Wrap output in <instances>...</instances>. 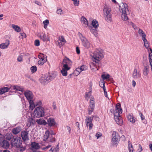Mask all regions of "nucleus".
<instances>
[{"label":"nucleus","instance_id":"46","mask_svg":"<svg viewBox=\"0 0 152 152\" xmlns=\"http://www.w3.org/2000/svg\"><path fill=\"white\" fill-rule=\"evenodd\" d=\"M59 41H60L64 43H65L66 42V41L64 39L63 36H61L60 37H59Z\"/></svg>","mask_w":152,"mask_h":152},{"label":"nucleus","instance_id":"17","mask_svg":"<svg viewBox=\"0 0 152 152\" xmlns=\"http://www.w3.org/2000/svg\"><path fill=\"white\" fill-rule=\"evenodd\" d=\"M10 88H11V90H13L16 91H19L23 92V88L22 87L16 85H11L10 86Z\"/></svg>","mask_w":152,"mask_h":152},{"label":"nucleus","instance_id":"48","mask_svg":"<svg viewBox=\"0 0 152 152\" xmlns=\"http://www.w3.org/2000/svg\"><path fill=\"white\" fill-rule=\"evenodd\" d=\"M45 63V60L42 61L40 59L38 62V64L40 65H42Z\"/></svg>","mask_w":152,"mask_h":152},{"label":"nucleus","instance_id":"64","mask_svg":"<svg viewBox=\"0 0 152 152\" xmlns=\"http://www.w3.org/2000/svg\"><path fill=\"white\" fill-rule=\"evenodd\" d=\"M149 62L150 64H152V56L150 57H149Z\"/></svg>","mask_w":152,"mask_h":152},{"label":"nucleus","instance_id":"53","mask_svg":"<svg viewBox=\"0 0 152 152\" xmlns=\"http://www.w3.org/2000/svg\"><path fill=\"white\" fill-rule=\"evenodd\" d=\"M74 1V4L75 6H78L79 4V0H73Z\"/></svg>","mask_w":152,"mask_h":152},{"label":"nucleus","instance_id":"44","mask_svg":"<svg viewBox=\"0 0 152 152\" xmlns=\"http://www.w3.org/2000/svg\"><path fill=\"white\" fill-rule=\"evenodd\" d=\"M110 77V75L109 74H107L106 75L103 74L102 75V77L104 80L108 79Z\"/></svg>","mask_w":152,"mask_h":152},{"label":"nucleus","instance_id":"1","mask_svg":"<svg viewBox=\"0 0 152 152\" xmlns=\"http://www.w3.org/2000/svg\"><path fill=\"white\" fill-rule=\"evenodd\" d=\"M119 5V11L122 13V19L124 21H127L128 18V15L129 14L127 5L125 3H121Z\"/></svg>","mask_w":152,"mask_h":152},{"label":"nucleus","instance_id":"34","mask_svg":"<svg viewBox=\"0 0 152 152\" xmlns=\"http://www.w3.org/2000/svg\"><path fill=\"white\" fill-rule=\"evenodd\" d=\"M92 25L93 27L96 29L99 26V24L98 21L96 20H94L92 22Z\"/></svg>","mask_w":152,"mask_h":152},{"label":"nucleus","instance_id":"24","mask_svg":"<svg viewBox=\"0 0 152 152\" xmlns=\"http://www.w3.org/2000/svg\"><path fill=\"white\" fill-rule=\"evenodd\" d=\"M116 111L117 113H121L122 110L121 107V104L120 103H117L115 106Z\"/></svg>","mask_w":152,"mask_h":152},{"label":"nucleus","instance_id":"42","mask_svg":"<svg viewBox=\"0 0 152 152\" xmlns=\"http://www.w3.org/2000/svg\"><path fill=\"white\" fill-rule=\"evenodd\" d=\"M68 65H67L66 64H64L63 66V68L62 69H63L67 71L69 70L70 67L68 66Z\"/></svg>","mask_w":152,"mask_h":152},{"label":"nucleus","instance_id":"36","mask_svg":"<svg viewBox=\"0 0 152 152\" xmlns=\"http://www.w3.org/2000/svg\"><path fill=\"white\" fill-rule=\"evenodd\" d=\"M81 22L86 26L88 25V21L83 16L81 17Z\"/></svg>","mask_w":152,"mask_h":152},{"label":"nucleus","instance_id":"20","mask_svg":"<svg viewBox=\"0 0 152 152\" xmlns=\"http://www.w3.org/2000/svg\"><path fill=\"white\" fill-rule=\"evenodd\" d=\"M9 91H11L10 87L9 88L7 87H3L0 88V94L2 95Z\"/></svg>","mask_w":152,"mask_h":152},{"label":"nucleus","instance_id":"4","mask_svg":"<svg viewBox=\"0 0 152 152\" xmlns=\"http://www.w3.org/2000/svg\"><path fill=\"white\" fill-rule=\"evenodd\" d=\"M120 137L118 133L114 131L112 136L111 142L113 145L117 146L119 142Z\"/></svg>","mask_w":152,"mask_h":152},{"label":"nucleus","instance_id":"8","mask_svg":"<svg viewBox=\"0 0 152 152\" xmlns=\"http://www.w3.org/2000/svg\"><path fill=\"white\" fill-rule=\"evenodd\" d=\"M0 146L5 148H8L9 147V143L8 142L5 140L4 137H0Z\"/></svg>","mask_w":152,"mask_h":152},{"label":"nucleus","instance_id":"43","mask_svg":"<svg viewBox=\"0 0 152 152\" xmlns=\"http://www.w3.org/2000/svg\"><path fill=\"white\" fill-rule=\"evenodd\" d=\"M61 72L63 76H66L67 75V71L63 69L61 70Z\"/></svg>","mask_w":152,"mask_h":152},{"label":"nucleus","instance_id":"10","mask_svg":"<svg viewBox=\"0 0 152 152\" xmlns=\"http://www.w3.org/2000/svg\"><path fill=\"white\" fill-rule=\"evenodd\" d=\"M87 67L84 65L81 66L80 67L77 68L74 71V74L76 75L77 76L82 71H85L86 70Z\"/></svg>","mask_w":152,"mask_h":152},{"label":"nucleus","instance_id":"13","mask_svg":"<svg viewBox=\"0 0 152 152\" xmlns=\"http://www.w3.org/2000/svg\"><path fill=\"white\" fill-rule=\"evenodd\" d=\"M28 131L26 130L22 131L21 133V137L24 141H26L29 139L28 137Z\"/></svg>","mask_w":152,"mask_h":152},{"label":"nucleus","instance_id":"45","mask_svg":"<svg viewBox=\"0 0 152 152\" xmlns=\"http://www.w3.org/2000/svg\"><path fill=\"white\" fill-rule=\"evenodd\" d=\"M91 32L96 37L97 36L98 33L97 31L95 29H92L91 30Z\"/></svg>","mask_w":152,"mask_h":152},{"label":"nucleus","instance_id":"15","mask_svg":"<svg viewBox=\"0 0 152 152\" xmlns=\"http://www.w3.org/2000/svg\"><path fill=\"white\" fill-rule=\"evenodd\" d=\"M47 75L48 76V81L49 82L54 79L56 78L57 75L56 72L49 73H48V74H47Z\"/></svg>","mask_w":152,"mask_h":152},{"label":"nucleus","instance_id":"26","mask_svg":"<svg viewBox=\"0 0 152 152\" xmlns=\"http://www.w3.org/2000/svg\"><path fill=\"white\" fill-rule=\"evenodd\" d=\"M105 20L108 23H111L112 20L111 14H110L104 15Z\"/></svg>","mask_w":152,"mask_h":152},{"label":"nucleus","instance_id":"28","mask_svg":"<svg viewBox=\"0 0 152 152\" xmlns=\"http://www.w3.org/2000/svg\"><path fill=\"white\" fill-rule=\"evenodd\" d=\"M38 57L40 60H42L43 61L44 60H45V62L47 61V58H46L47 57V56L41 53L39 54L38 56Z\"/></svg>","mask_w":152,"mask_h":152},{"label":"nucleus","instance_id":"63","mask_svg":"<svg viewBox=\"0 0 152 152\" xmlns=\"http://www.w3.org/2000/svg\"><path fill=\"white\" fill-rule=\"evenodd\" d=\"M105 85V83L104 82L101 81L99 83V85L101 87L103 86V85Z\"/></svg>","mask_w":152,"mask_h":152},{"label":"nucleus","instance_id":"55","mask_svg":"<svg viewBox=\"0 0 152 152\" xmlns=\"http://www.w3.org/2000/svg\"><path fill=\"white\" fill-rule=\"evenodd\" d=\"M96 136L97 137V139H98L100 137H102V135L100 133L98 132L96 134Z\"/></svg>","mask_w":152,"mask_h":152},{"label":"nucleus","instance_id":"54","mask_svg":"<svg viewBox=\"0 0 152 152\" xmlns=\"http://www.w3.org/2000/svg\"><path fill=\"white\" fill-rule=\"evenodd\" d=\"M51 146H52L51 145H48L46 146L45 147H43V148H42V149L43 150H47L49 148H50L51 147Z\"/></svg>","mask_w":152,"mask_h":152},{"label":"nucleus","instance_id":"35","mask_svg":"<svg viewBox=\"0 0 152 152\" xmlns=\"http://www.w3.org/2000/svg\"><path fill=\"white\" fill-rule=\"evenodd\" d=\"M12 27L15 29V31L18 32H19L20 31V28L18 26L15 25L14 24H12Z\"/></svg>","mask_w":152,"mask_h":152},{"label":"nucleus","instance_id":"18","mask_svg":"<svg viewBox=\"0 0 152 152\" xmlns=\"http://www.w3.org/2000/svg\"><path fill=\"white\" fill-rule=\"evenodd\" d=\"M140 73L138 72L136 69H135L133 72L132 76L134 79H138L140 76Z\"/></svg>","mask_w":152,"mask_h":152},{"label":"nucleus","instance_id":"57","mask_svg":"<svg viewBox=\"0 0 152 152\" xmlns=\"http://www.w3.org/2000/svg\"><path fill=\"white\" fill-rule=\"evenodd\" d=\"M89 93H87V92H86V94H85V98L86 99H87V100H88V97L89 96Z\"/></svg>","mask_w":152,"mask_h":152},{"label":"nucleus","instance_id":"51","mask_svg":"<svg viewBox=\"0 0 152 152\" xmlns=\"http://www.w3.org/2000/svg\"><path fill=\"white\" fill-rule=\"evenodd\" d=\"M26 37V34L23 33H20V37L22 39H23V37H24L25 38Z\"/></svg>","mask_w":152,"mask_h":152},{"label":"nucleus","instance_id":"32","mask_svg":"<svg viewBox=\"0 0 152 152\" xmlns=\"http://www.w3.org/2000/svg\"><path fill=\"white\" fill-rule=\"evenodd\" d=\"M138 33L142 37V39H144V40H145V38H146V35L143 31L142 29H139Z\"/></svg>","mask_w":152,"mask_h":152},{"label":"nucleus","instance_id":"41","mask_svg":"<svg viewBox=\"0 0 152 152\" xmlns=\"http://www.w3.org/2000/svg\"><path fill=\"white\" fill-rule=\"evenodd\" d=\"M86 124L87 127H89V130H91L92 128L93 124L92 123V122H89V123H87Z\"/></svg>","mask_w":152,"mask_h":152},{"label":"nucleus","instance_id":"14","mask_svg":"<svg viewBox=\"0 0 152 152\" xmlns=\"http://www.w3.org/2000/svg\"><path fill=\"white\" fill-rule=\"evenodd\" d=\"M40 82L43 85H45L47 84L49 82L48 81V76L47 74L44 75L42 76L41 78L39 79Z\"/></svg>","mask_w":152,"mask_h":152},{"label":"nucleus","instance_id":"16","mask_svg":"<svg viewBox=\"0 0 152 152\" xmlns=\"http://www.w3.org/2000/svg\"><path fill=\"white\" fill-rule=\"evenodd\" d=\"M111 9L107 5H105L103 9V11L104 15L111 14Z\"/></svg>","mask_w":152,"mask_h":152},{"label":"nucleus","instance_id":"21","mask_svg":"<svg viewBox=\"0 0 152 152\" xmlns=\"http://www.w3.org/2000/svg\"><path fill=\"white\" fill-rule=\"evenodd\" d=\"M9 44V40H6L4 43H2L0 45V48L2 49L6 48L8 47Z\"/></svg>","mask_w":152,"mask_h":152},{"label":"nucleus","instance_id":"23","mask_svg":"<svg viewBox=\"0 0 152 152\" xmlns=\"http://www.w3.org/2000/svg\"><path fill=\"white\" fill-rule=\"evenodd\" d=\"M21 130V127L20 126H18L12 129V132L13 134H18Z\"/></svg>","mask_w":152,"mask_h":152},{"label":"nucleus","instance_id":"12","mask_svg":"<svg viewBox=\"0 0 152 152\" xmlns=\"http://www.w3.org/2000/svg\"><path fill=\"white\" fill-rule=\"evenodd\" d=\"M24 94L28 101L32 100L34 95L31 91L27 90L24 92Z\"/></svg>","mask_w":152,"mask_h":152},{"label":"nucleus","instance_id":"40","mask_svg":"<svg viewBox=\"0 0 152 152\" xmlns=\"http://www.w3.org/2000/svg\"><path fill=\"white\" fill-rule=\"evenodd\" d=\"M30 69L31 72H32V73H34L37 71V69L36 66H34L31 67Z\"/></svg>","mask_w":152,"mask_h":152},{"label":"nucleus","instance_id":"59","mask_svg":"<svg viewBox=\"0 0 152 152\" xmlns=\"http://www.w3.org/2000/svg\"><path fill=\"white\" fill-rule=\"evenodd\" d=\"M76 53L77 54H79L80 53V50L78 47H76Z\"/></svg>","mask_w":152,"mask_h":152},{"label":"nucleus","instance_id":"56","mask_svg":"<svg viewBox=\"0 0 152 152\" xmlns=\"http://www.w3.org/2000/svg\"><path fill=\"white\" fill-rule=\"evenodd\" d=\"M56 12L58 14L61 15L62 14L63 12L61 9H59L57 10Z\"/></svg>","mask_w":152,"mask_h":152},{"label":"nucleus","instance_id":"2","mask_svg":"<svg viewBox=\"0 0 152 152\" xmlns=\"http://www.w3.org/2000/svg\"><path fill=\"white\" fill-rule=\"evenodd\" d=\"M104 57L103 51L101 49L96 50L93 53V58L95 60L94 61L96 63L95 66L97 70L99 69V62Z\"/></svg>","mask_w":152,"mask_h":152},{"label":"nucleus","instance_id":"31","mask_svg":"<svg viewBox=\"0 0 152 152\" xmlns=\"http://www.w3.org/2000/svg\"><path fill=\"white\" fill-rule=\"evenodd\" d=\"M17 148V152H23L26 149V148L21 145V144L19 147H16Z\"/></svg>","mask_w":152,"mask_h":152},{"label":"nucleus","instance_id":"30","mask_svg":"<svg viewBox=\"0 0 152 152\" xmlns=\"http://www.w3.org/2000/svg\"><path fill=\"white\" fill-rule=\"evenodd\" d=\"M63 64H66L67 65H70L72 64L71 61L68 58H65L63 60Z\"/></svg>","mask_w":152,"mask_h":152},{"label":"nucleus","instance_id":"19","mask_svg":"<svg viewBox=\"0 0 152 152\" xmlns=\"http://www.w3.org/2000/svg\"><path fill=\"white\" fill-rule=\"evenodd\" d=\"M48 124L49 126H54L56 123L54 118H50L47 120Z\"/></svg>","mask_w":152,"mask_h":152},{"label":"nucleus","instance_id":"49","mask_svg":"<svg viewBox=\"0 0 152 152\" xmlns=\"http://www.w3.org/2000/svg\"><path fill=\"white\" fill-rule=\"evenodd\" d=\"M17 61L20 62H21L23 61V56L22 55H20L18 56L17 59Z\"/></svg>","mask_w":152,"mask_h":152},{"label":"nucleus","instance_id":"22","mask_svg":"<svg viewBox=\"0 0 152 152\" xmlns=\"http://www.w3.org/2000/svg\"><path fill=\"white\" fill-rule=\"evenodd\" d=\"M40 39L43 41H48L49 40V39L48 37L46 36L45 34L42 33L39 36Z\"/></svg>","mask_w":152,"mask_h":152},{"label":"nucleus","instance_id":"39","mask_svg":"<svg viewBox=\"0 0 152 152\" xmlns=\"http://www.w3.org/2000/svg\"><path fill=\"white\" fill-rule=\"evenodd\" d=\"M142 40L144 42V45L145 47L146 48H148L149 47V45L147 40L146 38H145V40H144V39H142Z\"/></svg>","mask_w":152,"mask_h":152},{"label":"nucleus","instance_id":"37","mask_svg":"<svg viewBox=\"0 0 152 152\" xmlns=\"http://www.w3.org/2000/svg\"><path fill=\"white\" fill-rule=\"evenodd\" d=\"M148 66H145L143 70V74L144 75H147L148 73Z\"/></svg>","mask_w":152,"mask_h":152},{"label":"nucleus","instance_id":"25","mask_svg":"<svg viewBox=\"0 0 152 152\" xmlns=\"http://www.w3.org/2000/svg\"><path fill=\"white\" fill-rule=\"evenodd\" d=\"M31 145L32 148L35 149H38L40 148L39 144L35 142H32L31 143Z\"/></svg>","mask_w":152,"mask_h":152},{"label":"nucleus","instance_id":"62","mask_svg":"<svg viewBox=\"0 0 152 152\" xmlns=\"http://www.w3.org/2000/svg\"><path fill=\"white\" fill-rule=\"evenodd\" d=\"M54 150L55 147L54 146H53L49 150V152H54Z\"/></svg>","mask_w":152,"mask_h":152},{"label":"nucleus","instance_id":"38","mask_svg":"<svg viewBox=\"0 0 152 152\" xmlns=\"http://www.w3.org/2000/svg\"><path fill=\"white\" fill-rule=\"evenodd\" d=\"M29 103L30 104V107L33 110L35 107V105L34 104V103L33 100L29 101Z\"/></svg>","mask_w":152,"mask_h":152},{"label":"nucleus","instance_id":"11","mask_svg":"<svg viewBox=\"0 0 152 152\" xmlns=\"http://www.w3.org/2000/svg\"><path fill=\"white\" fill-rule=\"evenodd\" d=\"M55 134V133L52 130L46 131L44 136L43 140L47 142V140H48V139L49 138L50 135H53Z\"/></svg>","mask_w":152,"mask_h":152},{"label":"nucleus","instance_id":"3","mask_svg":"<svg viewBox=\"0 0 152 152\" xmlns=\"http://www.w3.org/2000/svg\"><path fill=\"white\" fill-rule=\"evenodd\" d=\"M42 102L39 101L36 104V106L39 105V106L37 107L34 110V115L35 117L39 118L44 116L45 109L42 107L40 106Z\"/></svg>","mask_w":152,"mask_h":152},{"label":"nucleus","instance_id":"50","mask_svg":"<svg viewBox=\"0 0 152 152\" xmlns=\"http://www.w3.org/2000/svg\"><path fill=\"white\" fill-rule=\"evenodd\" d=\"M34 45L36 46H38L40 45V42L39 40H36L34 41Z\"/></svg>","mask_w":152,"mask_h":152},{"label":"nucleus","instance_id":"61","mask_svg":"<svg viewBox=\"0 0 152 152\" xmlns=\"http://www.w3.org/2000/svg\"><path fill=\"white\" fill-rule=\"evenodd\" d=\"M128 145L129 146V148H133V146L132 144L130 143V142H128Z\"/></svg>","mask_w":152,"mask_h":152},{"label":"nucleus","instance_id":"27","mask_svg":"<svg viewBox=\"0 0 152 152\" xmlns=\"http://www.w3.org/2000/svg\"><path fill=\"white\" fill-rule=\"evenodd\" d=\"M37 122L38 124L40 125H45L47 124L45 121L43 119L40 118L39 120H37Z\"/></svg>","mask_w":152,"mask_h":152},{"label":"nucleus","instance_id":"47","mask_svg":"<svg viewBox=\"0 0 152 152\" xmlns=\"http://www.w3.org/2000/svg\"><path fill=\"white\" fill-rule=\"evenodd\" d=\"M59 143H58L56 145V147L55 148L54 152H59Z\"/></svg>","mask_w":152,"mask_h":152},{"label":"nucleus","instance_id":"58","mask_svg":"<svg viewBox=\"0 0 152 152\" xmlns=\"http://www.w3.org/2000/svg\"><path fill=\"white\" fill-rule=\"evenodd\" d=\"M49 23V20H46L43 22L44 24L45 25H48Z\"/></svg>","mask_w":152,"mask_h":152},{"label":"nucleus","instance_id":"9","mask_svg":"<svg viewBox=\"0 0 152 152\" xmlns=\"http://www.w3.org/2000/svg\"><path fill=\"white\" fill-rule=\"evenodd\" d=\"M95 108V102L94 98L91 99L90 102V105L88 108V114L91 115Z\"/></svg>","mask_w":152,"mask_h":152},{"label":"nucleus","instance_id":"6","mask_svg":"<svg viewBox=\"0 0 152 152\" xmlns=\"http://www.w3.org/2000/svg\"><path fill=\"white\" fill-rule=\"evenodd\" d=\"M80 38L82 41L83 46L86 48H89L90 46V44L86 38L83 36L81 34V36H80Z\"/></svg>","mask_w":152,"mask_h":152},{"label":"nucleus","instance_id":"60","mask_svg":"<svg viewBox=\"0 0 152 152\" xmlns=\"http://www.w3.org/2000/svg\"><path fill=\"white\" fill-rule=\"evenodd\" d=\"M140 115L141 118L142 120V121L145 119V117L143 116L142 113H140Z\"/></svg>","mask_w":152,"mask_h":152},{"label":"nucleus","instance_id":"5","mask_svg":"<svg viewBox=\"0 0 152 152\" xmlns=\"http://www.w3.org/2000/svg\"><path fill=\"white\" fill-rule=\"evenodd\" d=\"M21 138L17 136L14 137L11 140V144L12 146L19 147L21 144Z\"/></svg>","mask_w":152,"mask_h":152},{"label":"nucleus","instance_id":"52","mask_svg":"<svg viewBox=\"0 0 152 152\" xmlns=\"http://www.w3.org/2000/svg\"><path fill=\"white\" fill-rule=\"evenodd\" d=\"M50 140L49 142H55L56 141V139L54 137H49Z\"/></svg>","mask_w":152,"mask_h":152},{"label":"nucleus","instance_id":"29","mask_svg":"<svg viewBox=\"0 0 152 152\" xmlns=\"http://www.w3.org/2000/svg\"><path fill=\"white\" fill-rule=\"evenodd\" d=\"M95 116H91L87 117L85 119L86 123H89V122H92L93 119L94 117H95Z\"/></svg>","mask_w":152,"mask_h":152},{"label":"nucleus","instance_id":"33","mask_svg":"<svg viewBox=\"0 0 152 152\" xmlns=\"http://www.w3.org/2000/svg\"><path fill=\"white\" fill-rule=\"evenodd\" d=\"M127 118L129 121L132 123H134L135 122V120L133 116L129 114L127 116Z\"/></svg>","mask_w":152,"mask_h":152},{"label":"nucleus","instance_id":"7","mask_svg":"<svg viewBox=\"0 0 152 152\" xmlns=\"http://www.w3.org/2000/svg\"><path fill=\"white\" fill-rule=\"evenodd\" d=\"M120 114L117 113V112H115L114 114V118L116 123L118 124L121 126L122 124L123 121L120 115Z\"/></svg>","mask_w":152,"mask_h":152}]
</instances>
